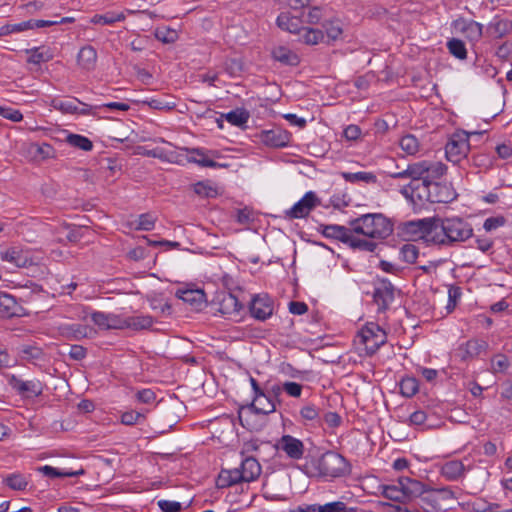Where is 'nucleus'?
<instances>
[{"mask_svg": "<svg viewBox=\"0 0 512 512\" xmlns=\"http://www.w3.org/2000/svg\"><path fill=\"white\" fill-rule=\"evenodd\" d=\"M123 13L108 12L102 15L96 14L92 17L91 22L93 24L111 25L116 22L125 20Z\"/></svg>", "mask_w": 512, "mask_h": 512, "instance_id": "obj_46", "label": "nucleus"}, {"mask_svg": "<svg viewBox=\"0 0 512 512\" xmlns=\"http://www.w3.org/2000/svg\"><path fill=\"white\" fill-rule=\"evenodd\" d=\"M282 389L291 397H300L302 393V385L296 382L286 381L282 385Z\"/></svg>", "mask_w": 512, "mask_h": 512, "instance_id": "obj_63", "label": "nucleus"}, {"mask_svg": "<svg viewBox=\"0 0 512 512\" xmlns=\"http://www.w3.org/2000/svg\"><path fill=\"white\" fill-rule=\"evenodd\" d=\"M489 28L493 31L496 38H502L508 33V22L504 20H497L492 22Z\"/></svg>", "mask_w": 512, "mask_h": 512, "instance_id": "obj_59", "label": "nucleus"}, {"mask_svg": "<svg viewBox=\"0 0 512 512\" xmlns=\"http://www.w3.org/2000/svg\"><path fill=\"white\" fill-rule=\"evenodd\" d=\"M435 217L411 220L403 223L402 234L411 240L421 239L427 244L434 242Z\"/></svg>", "mask_w": 512, "mask_h": 512, "instance_id": "obj_6", "label": "nucleus"}, {"mask_svg": "<svg viewBox=\"0 0 512 512\" xmlns=\"http://www.w3.org/2000/svg\"><path fill=\"white\" fill-rule=\"evenodd\" d=\"M454 27L462 32L465 37L471 42H477L483 32V25L474 21L466 19H458L454 22Z\"/></svg>", "mask_w": 512, "mask_h": 512, "instance_id": "obj_20", "label": "nucleus"}, {"mask_svg": "<svg viewBox=\"0 0 512 512\" xmlns=\"http://www.w3.org/2000/svg\"><path fill=\"white\" fill-rule=\"evenodd\" d=\"M399 144H400V147L402 148V150H404L405 152H407L410 155L417 153L419 150V141L412 134L403 136L400 139Z\"/></svg>", "mask_w": 512, "mask_h": 512, "instance_id": "obj_50", "label": "nucleus"}, {"mask_svg": "<svg viewBox=\"0 0 512 512\" xmlns=\"http://www.w3.org/2000/svg\"><path fill=\"white\" fill-rule=\"evenodd\" d=\"M66 142L70 146L83 151H91L93 149L92 141L89 138L80 134L69 133L66 136Z\"/></svg>", "mask_w": 512, "mask_h": 512, "instance_id": "obj_41", "label": "nucleus"}, {"mask_svg": "<svg viewBox=\"0 0 512 512\" xmlns=\"http://www.w3.org/2000/svg\"><path fill=\"white\" fill-rule=\"evenodd\" d=\"M257 138L266 146L278 148L289 144L291 134L280 127H274L269 130L260 131L257 134Z\"/></svg>", "mask_w": 512, "mask_h": 512, "instance_id": "obj_14", "label": "nucleus"}, {"mask_svg": "<svg viewBox=\"0 0 512 512\" xmlns=\"http://www.w3.org/2000/svg\"><path fill=\"white\" fill-rule=\"evenodd\" d=\"M275 448L285 453L292 460H300L305 451L304 443L300 439L288 434L283 435L277 440Z\"/></svg>", "mask_w": 512, "mask_h": 512, "instance_id": "obj_13", "label": "nucleus"}, {"mask_svg": "<svg viewBox=\"0 0 512 512\" xmlns=\"http://www.w3.org/2000/svg\"><path fill=\"white\" fill-rule=\"evenodd\" d=\"M382 494L392 501L414 499L421 512L442 511V505L436 497L437 493L428 489L422 482L409 477H400L397 483L383 485Z\"/></svg>", "mask_w": 512, "mask_h": 512, "instance_id": "obj_1", "label": "nucleus"}, {"mask_svg": "<svg viewBox=\"0 0 512 512\" xmlns=\"http://www.w3.org/2000/svg\"><path fill=\"white\" fill-rule=\"evenodd\" d=\"M488 348V343L485 340L471 339L465 344V355L467 357H477L485 352Z\"/></svg>", "mask_w": 512, "mask_h": 512, "instance_id": "obj_44", "label": "nucleus"}, {"mask_svg": "<svg viewBox=\"0 0 512 512\" xmlns=\"http://www.w3.org/2000/svg\"><path fill=\"white\" fill-rule=\"evenodd\" d=\"M0 116L12 122H20L23 119L20 110L7 106H0Z\"/></svg>", "mask_w": 512, "mask_h": 512, "instance_id": "obj_55", "label": "nucleus"}, {"mask_svg": "<svg viewBox=\"0 0 512 512\" xmlns=\"http://www.w3.org/2000/svg\"><path fill=\"white\" fill-rule=\"evenodd\" d=\"M303 21L296 15H291L287 12H282L277 17V25L282 30L288 31L290 33L299 34L301 33Z\"/></svg>", "mask_w": 512, "mask_h": 512, "instance_id": "obj_25", "label": "nucleus"}, {"mask_svg": "<svg viewBox=\"0 0 512 512\" xmlns=\"http://www.w3.org/2000/svg\"><path fill=\"white\" fill-rule=\"evenodd\" d=\"M417 198L431 203H448L455 198V193L447 185L432 183L428 188H423L422 191H419Z\"/></svg>", "mask_w": 512, "mask_h": 512, "instance_id": "obj_10", "label": "nucleus"}, {"mask_svg": "<svg viewBox=\"0 0 512 512\" xmlns=\"http://www.w3.org/2000/svg\"><path fill=\"white\" fill-rule=\"evenodd\" d=\"M419 390L418 381L413 377L403 378L400 382V392L405 397L414 396Z\"/></svg>", "mask_w": 512, "mask_h": 512, "instance_id": "obj_47", "label": "nucleus"}, {"mask_svg": "<svg viewBox=\"0 0 512 512\" xmlns=\"http://www.w3.org/2000/svg\"><path fill=\"white\" fill-rule=\"evenodd\" d=\"M8 384L22 398H35L42 395L44 385L39 379L23 380L16 375L7 376Z\"/></svg>", "mask_w": 512, "mask_h": 512, "instance_id": "obj_9", "label": "nucleus"}, {"mask_svg": "<svg viewBox=\"0 0 512 512\" xmlns=\"http://www.w3.org/2000/svg\"><path fill=\"white\" fill-rule=\"evenodd\" d=\"M272 57L284 64L289 66H296L299 64V57L296 53L285 46H277L272 50Z\"/></svg>", "mask_w": 512, "mask_h": 512, "instance_id": "obj_29", "label": "nucleus"}, {"mask_svg": "<svg viewBox=\"0 0 512 512\" xmlns=\"http://www.w3.org/2000/svg\"><path fill=\"white\" fill-rule=\"evenodd\" d=\"M4 482L7 484V486L14 490H24L28 485L25 477L21 474L8 475L4 479Z\"/></svg>", "mask_w": 512, "mask_h": 512, "instance_id": "obj_51", "label": "nucleus"}, {"mask_svg": "<svg viewBox=\"0 0 512 512\" xmlns=\"http://www.w3.org/2000/svg\"><path fill=\"white\" fill-rule=\"evenodd\" d=\"M251 315L260 321H265L273 314V301L268 295L255 296L250 305Z\"/></svg>", "mask_w": 512, "mask_h": 512, "instance_id": "obj_15", "label": "nucleus"}, {"mask_svg": "<svg viewBox=\"0 0 512 512\" xmlns=\"http://www.w3.org/2000/svg\"><path fill=\"white\" fill-rule=\"evenodd\" d=\"M491 366L495 373L504 372L509 367V360L504 354H498L492 359Z\"/></svg>", "mask_w": 512, "mask_h": 512, "instance_id": "obj_56", "label": "nucleus"}, {"mask_svg": "<svg viewBox=\"0 0 512 512\" xmlns=\"http://www.w3.org/2000/svg\"><path fill=\"white\" fill-rule=\"evenodd\" d=\"M144 104L155 110H172L175 107V103L167 102L163 99H149L144 101Z\"/></svg>", "mask_w": 512, "mask_h": 512, "instance_id": "obj_58", "label": "nucleus"}, {"mask_svg": "<svg viewBox=\"0 0 512 512\" xmlns=\"http://www.w3.org/2000/svg\"><path fill=\"white\" fill-rule=\"evenodd\" d=\"M153 325V318L148 315L132 316L124 318V329L133 330L148 329Z\"/></svg>", "mask_w": 512, "mask_h": 512, "instance_id": "obj_34", "label": "nucleus"}, {"mask_svg": "<svg viewBox=\"0 0 512 512\" xmlns=\"http://www.w3.org/2000/svg\"><path fill=\"white\" fill-rule=\"evenodd\" d=\"M22 308L16 299L8 293H0V318H11L20 316Z\"/></svg>", "mask_w": 512, "mask_h": 512, "instance_id": "obj_24", "label": "nucleus"}, {"mask_svg": "<svg viewBox=\"0 0 512 512\" xmlns=\"http://www.w3.org/2000/svg\"><path fill=\"white\" fill-rule=\"evenodd\" d=\"M60 331L67 338L80 340L87 336L88 327L81 324H64L60 327Z\"/></svg>", "mask_w": 512, "mask_h": 512, "instance_id": "obj_36", "label": "nucleus"}, {"mask_svg": "<svg viewBox=\"0 0 512 512\" xmlns=\"http://www.w3.org/2000/svg\"><path fill=\"white\" fill-rule=\"evenodd\" d=\"M426 161H420L409 164L405 169L390 173L391 178L406 179L409 178L410 183L402 189V194L406 197H417L419 191H422L421 182L424 180Z\"/></svg>", "mask_w": 512, "mask_h": 512, "instance_id": "obj_4", "label": "nucleus"}, {"mask_svg": "<svg viewBox=\"0 0 512 512\" xmlns=\"http://www.w3.org/2000/svg\"><path fill=\"white\" fill-rule=\"evenodd\" d=\"M91 320L100 329H124V318L114 313L95 311L91 313Z\"/></svg>", "mask_w": 512, "mask_h": 512, "instance_id": "obj_18", "label": "nucleus"}, {"mask_svg": "<svg viewBox=\"0 0 512 512\" xmlns=\"http://www.w3.org/2000/svg\"><path fill=\"white\" fill-rule=\"evenodd\" d=\"M346 245H348L353 250L374 252L378 247V242L376 239L359 238L354 235V232H351Z\"/></svg>", "mask_w": 512, "mask_h": 512, "instance_id": "obj_31", "label": "nucleus"}, {"mask_svg": "<svg viewBox=\"0 0 512 512\" xmlns=\"http://www.w3.org/2000/svg\"><path fill=\"white\" fill-rule=\"evenodd\" d=\"M220 486H232L243 481V475L238 468L232 470H222L219 475Z\"/></svg>", "mask_w": 512, "mask_h": 512, "instance_id": "obj_43", "label": "nucleus"}, {"mask_svg": "<svg viewBox=\"0 0 512 512\" xmlns=\"http://www.w3.org/2000/svg\"><path fill=\"white\" fill-rule=\"evenodd\" d=\"M20 355L23 360L37 364L40 361H44L45 354L40 347L33 345H24L20 350Z\"/></svg>", "mask_w": 512, "mask_h": 512, "instance_id": "obj_38", "label": "nucleus"}, {"mask_svg": "<svg viewBox=\"0 0 512 512\" xmlns=\"http://www.w3.org/2000/svg\"><path fill=\"white\" fill-rule=\"evenodd\" d=\"M238 469L243 475L244 482H252L256 480L262 471L261 465L254 457H246L243 459Z\"/></svg>", "mask_w": 512, "mask_h": 512, "instance_id": "obj_23", "label": "nucleus"}, {"mask_svg": "<svg viewBox=\"0 0 512 512\" xmlns=\"http://www.w3.org/2000/svg\"><path fill=\"white\" fill-rule=\"evenodd\" d=\"M78 64L85 70L94 69L97 61V52L96 49L87 45L80 49L77 56Z\"/></svg>", "mask_w": 512, "mask_h": 512, "instance_id": "obj_28", "label": "nucleus"}, {"mask_svg": "<svg viewBox=\"0 0 512 512\" xmlns=\"http://www.w3.org/2000/svg\"><path fill=\"white\" fill-rule=\"evenodd\" d=\"M319 203L320 200L316 193L308 191L290 209L285 211V218L289 220L305 218Z\"/></svg>", "mask_w": 512, "mask_h": 512, "instance_id": "obj_11", "label": "nucleus"}, {"mask_svg": "<svg viewBox=\"0 0 512 512\" xmlns=\"http://www.w3.org/2000/svg\"><path fill=\"white\" fill-rule=\"evenodd\" d=\"M182 150L191 154V156H186L185 160L189 163H195L201 167H209V168H218V167H226V164H220L212 159H209L206 156V150L203 148H182ZM182 160L184 157L182 156Z\"/></svg>", "mask_w": 512, "mask_h": 512, "instance_id": "obj_21", "label": "nucleus"}, {"mask_svg": "<svg viewBox=\"0 0 512 512\" xmlns=\"http://www.w3.org/2000/svg\"><path fill=\"white\" fill-rule=\"evenodd\" d=\"M395 288L388 279H380L375 285L373 300L378 312H385L395 299Z\"/></svg>", "mask_w": 512, "mask_h": 512, "instance_id": "obj_12", "label": "nucleus"}, {"mask_svg": "<svg viewBox=\"0 0 512 512\" xmlns=\"http://www.w3.org/2000/svg\"><path fill=\"white\" fill-rule=\"evenodd\" d=\"M223 116L231 125L243 127L248 122L250 114L245 109H235Z\"/></svg>", "mask_w": 512, "mask_h": 512, "instance_id": "obj_42", "label": "nucleus"}, {"mask_svg": "<svg viewBox=\"0 0 512 512\" xmlns=\"http://www.w3.org/2000/svg\"><path fill=\"white\" fill-rule=\"evenodd\" d=\"M326 36L331 40H336L342 34V27L339 21H326L323 24Z\"/></svg>", "mask_w": 512, "mask_h": 512, "instance_id": "obj_53", "label": "nucleus"}, {"mask_svg": "<svg viewBox=\"0 0 512 512\" xmlns=\"http://www.w3.org/2000/svg\"><path fill=\"white\" fill-rule=\"evenodd\" d=\"M155 36L159 41L163 43H174L178 38L176 30L169 28L157 29Z\"/></svg>", "mask_w": 512, "mask_h": 512, "instance_id": "obj_54", "label": "nucleus"}, {"mask_svg": "<svg viewBox=\"0 0 512 512\" xmlns=\"http://www.w3.org/2000/svg\"><path fill=\"white\" fill-rule=\"evenodd\" d=\"M343 508V501H333L325 504H317V512H343Z\"/></svg>", "mask_w": 512, "mask_h": 512, "instance_id": "obj_60", "label": "nucleus"}, {"mask_svg": "<svg viewBox=\"0 0 512 512\" xmlns=\"http://www.w3.org/2000/svg\"><path fill=\"white\" fill-rule=\"evenodd\" d=\"M54 107L64 113L80 114V115H93L94 107L80 101L78 98H71L69 100H61L55 103ZM98 106H95L97 109Z\"/></svg>", "mask_w": 512, "mask_h": 512, "instance_id": "obj_17", "label": "nucleus"}, {"mask_svg": "<svg viewBox=\"0 0 512 512\" xmlns=\"http://www.w3.org/2000/svg\"><path fill=\"white\" fill-rule=\"evenodd\" d=\"M300 415L303 419L312 421L318 418L319 409L313 404H307L301 408Z\"/></svg>", "mask_w": 512, "mask_h": 512, "instance_id": "obj_62", "label": "nucleus"}, {"mask_svg": "<svg viewBox=\"0 0 512 512\" xmlns=\"http://www.w3.org/2000/svg\"><path fill=\"white\" fill-rule=\"evenodd\" d=\"M299 40L307 45H316L324 40V33L320 29L302 27Z\"/></svg>", "mask_w": 512, "mask_h": 512, "instance_id": "obj_33", "label": "nucleus"}, {"mask_svg": "<svg viewBox=\"0 0 512 512\" xmlns=\"http://www.w3.org/2000/svg\"><path fill=\"white\" fill-rule=\"evenodd\" d=\"M26 30H29L28 20L16 24H6L0 28V36H6L12 33H20Z\"/></svg>", "mask_w": 512, "mask_h": 512, "instance_id": "obj_52", "label": "nucleus"}, {"mask_svg": "<svg viewBox=\"0 0 512 512\" xmlns=\"http://www.w3.org/2000/svg\"><path fill=\"white\" fill-rule=\"evenodd\" d=\"M352 231L377 241L393 233V223L382 213H367L349 221Z\"/></svg>", "mask_w": 512, "mask_h": 512, "instance_id": "obj_3", "label": "nucleus"}, {"mask_svg": "<svg viewBox=\"0 0 512 512\" xmlns=\"http://www.w3.org/2000/svg\"><path fill=\"white\" fill-rule=\"evenodd\" d=\"M446 165L442 162L426 161L424 180L421 182L422 189L428 188L432 183H439L438 180L445 174Z\"/></svg>", "mask_w": 512, "mask_h": 512, "instance_id": "obj_22", "label": "nucleus"}, {"mask_svg": "<svg viewBox=\"0 0 512 512\" xmlns=\"http://www.w3.org/2000/svg\"><path fill=\"white\" fill-rule=\"evenodd\" d=\"M465 467L461 461L451 460L441 467V475L449 481H455L463 476Z\"/></svg>", "mask_w": 512, "mask_h": 512, "instance_id": "obj_30", "label": "nucleus"}, {"mask_svg": "<svg viewBox=\"0 0 512 512\" xmlns=\"http://www.w3.org/2000/svg\"><path fill=\"white\" fill-rule=\"evenodd\" d=\"M351 232H353L351 227L347 228L345 226L336 225V224H329V225L321 226V233L325 237L339 240L344 244L347 243Z\"/></svg>", "mask_w": 512, "mask_h": 512, "instance_id": "obj_26", "label": "nucleus"}, {"mask_svg": "<svg viewBox=\"0 0 512 512\" xmlns=\"http://www.w3.org/2000/svg\"><path fill=\"white\" fill-rule=\"evenodd\" d=\"M0 257L3 261L9 262L20 268L28 267L33 263L29 251L23 250L18 246H13L5 251H1Z\"/></svg>", "mask_w": 512, "mask_h": 512, "instance_id": "obj_16", "label": "nucleus"}, {"mask_svg": "<svg viewBox=\"0 0 512 512\" xmlns=\"http://www.w3.org/2000/svg\"><path fill=\"white\" fill-rule=\"evenodd\" d=\"M144 155L148 156V157H153V158H158L162 161H168V162H171V163H176V164H182L183 163V160H182V155H179L178 153H176L175 151H164L163 149L161 148H155V149H152V150H147Z\"/></svg>", "mask_w": 512, "mask_h": 512, "instance_id": "obj_37", "label": "nucleus"}, {"mask_svg": "<svg viewBox=\"0 0 512 512\" xmlns=\"http://www.w3.org/2000/svg\"><path fill=\"white\" fill-rule=\"evenodd\" d=\"M481 134L480 132L468 133L463 130L453 133L445 146L447 160L456 164L466 158L470 150L469 138Z\"/></svg>", "mask_w": 512, "mask_h": 512, "instance_id": "obj_5", "label": "nucleus"}, {"mask_svg": "<svg viewBox=\"0 0 512 512\" xmlns=\"http://www.w3.org/2000/svg\"><path fill=\"white\" fill-rule=\"evenodd\" d=\"M38 471L49 478L75 477V476L84 474L83 469H80L79 471L60 470L58 468H55V467H52L49 465L39 467Z\"/></svg>", "mask_w": 512, "mask_h": 512, "instance_id": "obj_39", "label": "nucleus"}, {"mask_svg": "<svg viewBox=\"0 0 512 512\" xmlns=\"http://www.w3.org/2000/svg\"><path fill=\"white\" fill-rule=\"evenodd\" d=\"M158 506L163 512H179L182 510V504L177 501L159 500Z\"/></svg>", "mask_w": 512, "mask_h": 512, "instance_id": "obj_64", "label": "nucleus"}, {"mask_svg": "<svg viewBox=\"0 0 512 512\" xmlns=\"http://www.w3.org/2000/svg\"><path fill=\"white\" fill-rule=\"evenodd\" d=\"M318 470L322 476L340 477L347 471L346 459L335 452H326L318 461Z\"/></svg>", "mask_w": 512, "mask_h": 512, "instance_id": "obj_8", "label": "nucleus"}, {"mask_svg": "<svg viewBox=\"0 0 512 512\" xmlns=\"http://www.w3.org/2000/svg\"><path fill=\"white\" fill-rule=\"evenodd\" d=\"M360 342L365 345L366 354L371 356L387 341L386 332L376 323H367L359 333Z\"/></svg>", "mask_w": 512, "mask_h": 512, "instance_id": "obj_7", "label": "nucleus"}, {"mask_svg": "<svg viewBox=\"0 0 512 512\" xmlns=\"http://www.w3.org/2000/svg\"><path fill=\"white\" fill-rule=\"evenodd\" d=\"M251 407L257 414L267 415L275 411V404L272 398L268 397L265 393L254 396Z\"/></svg>", "mask_w": 512, "mask_h": 512, "instance_id": "obj_32", "label": "nucleus"}, {"mask_svg": "<svg viewBox=\"0 0 512 512\" xmlns=\"http://www.w3.org/2000/svg\"><path fill=\"white\" fill-rule=\"evenodd\" d=\"M28 22H29V30H32V29H36V28L49 27V26H54V25H58V24H70V23L75 22V18L65 17V18H61L59 21L29 19Z\"/></svg>", "mask_w": 512, "mask_h": 512, "instance_id": "obj_49", "label": "nucleus"}, {"mask_svg": "<svg viewBox=\"0 0 512 512\" xmlns=\"http://www.w3.org/2000/svg\"><path fill=\"white\" fill-rule=\"evenodd\" d=\"M418 255L419 249L414 244L406 243L400 248V258L408 264L415 263Z\"/></svg>", "mask_w": 512, "mask_h": 512, "instance_id": "obj_48", "label": "nucleus"}, {"mask_svg": "<svg viewBox=\"0 0 512 512\" xmlns=\"http://www.w3.org/2000/svg\"><path fill=\"white\" fill-rule=\"evenodd\" d=\"M176 296L194 310L200 311L206 306V296L202 289H178Z\"/></svg>", "mask_w": 512, "mask_h": 512, "instance_id": "obj_19", "label": "nucleus"}, {"mask_svg": "<svg viewBox=\"0 0 512 512\" xmlns=\"http://www.w3.org/2000/svg\"><path fill=\"white\" fill-rule=\"evenodd\" d=\"M506 223V219L503 216L489 217L484 221L483 228L485 231L490 232L503 226Z\"/></svg>", "mask_w": 512, "mask_h": 512, "instance_id": "obj_61", "label": "nucleus"}, {"mask_svg": "<svg viewBox=\"0 0 512 512\" xmlns=\"http://www.w3.org/2000/svg\"><path fill=\"white\" fill-rule=\"evenodd\" d=\"M473 236V227L458 216L435 217L434 245L455 247Z\"/></svg>", "mask_w": 512, "mask_h": 512, "instance_id": "obj_2", "label": "nucleus"}, {"mask_svg": "<svg viewBox=\"0 0 512 512\" xmlns=\"http://www.w3.org/2000/svg\"><path fill=\"white\" fill-rule=\"evenodd\" d=\"M341 177L349 183L364 182L367 184L376 183L377 177L373 172L359 171V172H341Z\"/></svg>", "mask_w": 512, "mask_h": 512, "instance_id": "obj_35", "label": "nucleus"}, {"mask_svg": "<svg viewBox=\"0 0 512 512\" xmlns=\"http://www.w3.org/2000/svg\"><path fill=\"white\" fill-rule=\"evenodd\" d=\"M193 191L201 198H215L218 196L217 187L210 181H199L192 186Z\"/></svg>", "mask_w": 512, "mask_h": 512, "instance_id": "obj_40", "label": "nucleus"}, {"mask_svg": "<svg viewBox=\"0 0 512 512\" xmlns=\"http://www.w3.org/2000/svg\"><path fill=\"white\" fill-rule=\"evenodd\" d=\"M155 218L151 214H141L138 218V224L136 229L149 231L154 228Z\"/></svg>", "mask_w": 512, "mask_h": 512, "instance_id": "obj_57", "label": "nucleus"}, {"mask_svg": "<svg viewBox=\"0 0 512 512\" xmlns=\"http://www.w3.org/2000/svg\"><path fill=\"white\" fill-rule=\"evenodd\" d=\"M242 309V304L232 293L224 294L219 303V311L224 315H237Z\"/></svg>", "mask_w": 512, "mask_h": 512, "instance_id": "obj_27", "label": "nucleus"}, {"mask_svg": "<svg viewBox=\"0 0 512 512\" xmlns=\"http://www.w3.org/2000/svg\"><path fill=\"white\" fill-rule=\"evenodd\" d=\"M446 46L449 53L457 59L464 60L467 58V49L462 40L458 38H452L448 40Z\"/></svg>", "mask_w": 512, "mask_h": 512, "instance_id": "obj_45", "label": "nucleus"}]
</instances>
